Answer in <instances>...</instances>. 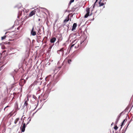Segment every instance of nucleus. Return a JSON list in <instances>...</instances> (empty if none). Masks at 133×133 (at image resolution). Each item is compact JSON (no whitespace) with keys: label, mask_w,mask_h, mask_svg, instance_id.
Instances as JSON below:
<instances>
[{"label":"nucleus","mask_w":133,"mask_h":133,"mask_svg":"<svg viewBox=\"0 0 133 133\" xmlns=\"http://www.w3.org/2000/svg\"><path fill=\"white\" fill-rule=\"evenodd\" d=\"M81 43H82L79 41L75 39L72 42L70 45V49H73L74 47L75 48L77 49L79 47Z\"/></svg>","instance_id":"obj_1"},{"label":"nucleus","mask_w":133,"mask_h":133,"mask_svg":"<svg viewBox=\"0 0 133 133\" xmlns=\"http://www.w3.org/2000/svg\"><path fill=\"white\" fill-rule=\"evenodd\" d=\"M36 28H35L34 27H33L31 32V34L33 36L36 35Z\"/></svg>","instance_id":"obj_2"},{"label":"nucleus","mask_w":133,"mask_h":133,"mask_svg":"<svg viewBox=\"0 0 133 133\" xmlns=\"http://www.w3.org/2000/svg\"><path fill=\"white\" fill-rule=\"evenodd\" d=\"M90 9L89 8L86 9V11L87 12V14L85 15L84 16V17L85 18H87L88 16L89 15V12L90 11Z\"/></svg>","instance_id":"obj_3"},{"label":"nucleus","mask_w":133,"mask_h":133,"mask_svg":"<svg viewBox=\"0 0 133 133\" xmlns=\"http://www.w3.org/2000/svg\"><path fill=\"white\" fill-rule=\"evenodd\" d=\"M26 82V81L25 79H21L20 81V84L21 85H23Z\"/></svg>","instance_id":"obj_4"},{"label":"nucleus","mask_w":133,"mask_h":133,"mask_svg":"<svg viewBox=\"0 0 133 133\" xmlns=\"http://www.w3.org/2000/svg\"><path fill=\"white\" fill-rule=\"evenodd\" d=\"M36 12V11L35 10L32 11L30 14L29 15V16L31 17L32 16L34 15H35V13Z\"/></svg>","instance_id":"obj_5"},{"label":"nucleus","mask_w":133,"mask_h":133,"mask_svg":"<svg viewBox=\"0 0 133 133\" xmlns=\"http://www.w3.org/2000/svg\"><path fill=\"white\" fill-rule=\"evenodd\" d=\"M56 40V38L55 37H53L50 39V42L52 43H54Z\"/></svg>","instance_id":"obj_6"},{"label":"nucleus","mask_w":133,"mask_h":133,"mask_svg":"<svg viewBox=\"0 0 133 133\" xmlns=\"http://www.w3.org/2000/svg\"><path fill=\"white\" fill-rule=\"evenodd\" d=\"M77 26V24L76 23H74L73 24V26H72V31H73L75 29Z\"/></svg>","instance_id":"obj_7"},{"label":"nucleus","mask_w":133,"mask_h":133,"mask_svg":"<svg viewBox=\"0 0 133 133\" xmlns=\"http://www.w3.org/2000/svg\"><path fill=\"white\" fill-rule=\"evenodd\" d=\"M28 100H26L24 102V105L23 106V108H26L27 107V106L28 105Z\"/></svg>","instance_id":"obj_8"},{"label":"nucleus","mask_w":133,"mask_h":133,"mask_svg":"<svg viewBox=\"0 0 133 133\" xmlns=\"http://www.w3.org/2000/svg\"><path fill=\"white\" fill-rule=\"evenodd\" d=\"M69 20V17L68 16L65 19L64 21V23H66Z\"/></svg>","instance_id":"obj_9"},{"label":"nucleus","mask_w":133,"mask_h":133,"mask_svg":"<svg viewBox=\"0 0 133 133\" xmlns=\"http://www.w3.org/2000/svg\"><path fill=\"white\" fill-rule=\"evenodd\" d=\"M64 48H61L60 50H58L57 52H58L59 51H61L62 52V56H63L64 54Z\"/></svg>","instance_id":"obj_10"},{"label":"nucleus","mask_w":133,"mask_h":133,"mask_svg":"<svg viewBox=\"0 0 133 133\" xmlns=\"http://www.w3.org/2000/svg\"><path fill=\"white\" fill-rule=\"evenodd\" d=\"M25 123H24L23 127L22 129V132H24L25 130Z\"/></svg>","instance_id":"obj_11"},{"label":"nucleus","mask_w":133,"mask_h":133,"mask_svg":"<svg viewBox=\"0 0 133 133\" xmlns=\"http://www.w3.org/2000/svg\"><path fill=\"white\" fill-rule=\"evenodd\" d=\"M102 0H100V1L99 2V6H104V4L103 3L101 2Z\"/></svg>","instance_id":"obj_12"},{"label":"nucleus","mask_w":133,"mask_h":133,"mask_svg":"<svg viewBox=\"0 0 133 133\" xmlns=\"http://www.w3.org/2000/svg\"><path fill=\"white\" fill-rule=\"evenodd\" d=\"M74 0H71L69 3V5H70L71 3L74 2Z\"/></svg>","instance_id":"obj_13"},{"label":"nucleus","mask_w":133,"mask_h":133,"mask_svg":"<svg viewBox=\"0 0 133 133\" xmlns=\"http://www.w3.org/2000/svg\"><path fill=\"white\" fill-rule=\"evenodd\" d=\"M6 37V36H4L3 37H1V40H3L5 39Z\"/></svg>","instance_id":"obj_14"},{"label":"nucleus","mask_w":133,"mask_h":133,"mask_svg":"<svg viewBox=\"0 0 133 133\" xmlns=\"http://www.w3.org/2000/svg\"><path fill=\"white\" fill-rule=\"evenodd\" d=\"M72 62V60L71 59H69L68 60V63L69 64H70L71 63V62Z\"/></svg>","instance_id":"obj_15"},{"label":"nucleus","mask_w":133,"mask_h":133,"mask_svg":"<svg viewBox=\"0 0 133 133\" xmlns=\"http://www.w3.org/2000/svg\"><path fill=\"white\" fill-rule=\"evenodd\" d=\"M41 31V29H39V30L38 31V32L37 33V34L38 35H39L41 34V33H40V32Z\"/></svg>","instance_id":"obj_16"},{"label":"nucleus","mask_w":133,"mask_h":133,"mask_svg":"<svg viewBox=\"0 0 133 133\" xmlns=\"http://www.w3.org/2000/svg\"><path fill=\"white\" fill-rule=\"evenodd\" d=\"M18 119H19L18 118H17L16 119V120L14 122V123L15 124H16L17 123V121L18 120Z\"/></svg>","instance_id":"obj_17"},{"label":"nucleus","mask_w":133,"mask_h":133,"mask_svg":"<svg viewBox=\"0 0 133 133\" xmlns=\"http://www.w3.org/2000/svg\"><path fill=\"white\" fill-rule=\"evenodd\" d=\"M98 1V0H96V1L95 2V3H94V6H93V8H94V7L95 6V5L96 3Z\"/></svg>","instance_id":"obj_18"},{"label":"nucleus","mask_w":133,"mask_h":133,"mask_svg":"<svg viewBox=\"0 0 133 133\" xmlns=\"http://www.w3.org/2000/svg\"><path fill=\"white\" fill-rule=\"evenodd\" d=\"M118 128V127L116 126L114 127V129L116 130H117V129Z\"/></svg>","instance_id":"obj_19"},{"label":"nucleus","mask_w":133,"mask_h":133,"mask_svg":"<svg viewBox=\"0 0 133 133\" xmlns=\"http://www.w3.org/2000/svg\"><path fill=\"white\" fill-rule=\"evenodd\" d=\"M124 122H123L122 123V124L121 125V128L122 127V125H123V124H124Z\"/></svg>","instance_id":"obj_20"},{"label":"nucleus","mask_w":133,"mask_h":133,"mask_svg":"<svg viewBox=\"0 0 133 133\" xmlns=\"http://www.w3.org/2000/svg\"><path fill=\"white\" fill-rule=\"evenodd\" d=\"M33 98H34V99H36V97L35 96H33Z\"/></svg>","instance_id":"obj_21"},{"label":"nucleus","mask_w":133,"mask_h":133,"mask_svg":"<svg viewBox=\"0 0 133 133\" xmlns=\"http://www.w3.org/2000/svg\"><path fill=\"white\" fill-rule=\"evenodd\" d=\"M127 121V120L126 119H125L124 120L123 122H124L126 121Z\"/></svg>","instance_id":"obj_22"},{"label":"nucleus","mask_w":133,"mask_h":133,"mask_svg":"<svg viewBox=\"0 0 133 133\" xmlns=\"http://www.w3.org/2000/svg\"><path fill=\"white\" fill-rule=\"evenodd\" d=\"M40 20H41V19H40V18H39V19H38V21H40Z\"/></svg>","instance_id":"obj_23"},{"label":"nucleus","mask_w":133,"mask_h":133,"mask_svg":"<svg viewBox=\"0 0 133 133\" xmlns=\"http://www.w3.org/2000/svg\"><path fill=\"white\" fill-rule=\"evenodd\" d=\"M9 32H6L5 34H7L9 33Z\"/></svg>","instance_id":"obj_24"},{"label":"nucleus","mask_w":133,"mask_h":133,"mask_svg":"<svg viewBox=\"0 0 133 133\" xmlns=\"http://www.w3.org/2000/svg\"><path fill=\"white\" fill-rule=\"evenodd\" d=\"M2 67V66L0 67L1 68L0 69V70H1V69Z\"/></svg>","instance_id":"obj_25"},{"label":"nucleus","mask_w":133,"mask_h":133,"mask_svg":"<svg viewBox=\"0 0 133 133\" xmlns=\"http://www.w3.org/2000/svg\"><path fill=\"white\" fill-rule=\"evenodd\" d=\"M6 108V107H5L4 109V110H5V109Z\"/></svg>","instance_id":"obj_26"},{"label":"nucleus","mask_w":133,"mask_h":133,"mask_svg":"<svg viewBox=\"0 0 133 133\" xmlns=\"http://www.w3.org/2000/svg\"><path fill=\"white\" fill-rule=\"evenodd\" d=\"M92 14V13H91L90 15H91Z\"/></svg>","instance_id":"obj_27"},{"label":"nucleus","mask_w":133,"mask_h":133,"mask_svg":"<svg viewBox=\"0 0 133 133\" xmlns=\"http://www.w3.org/2000/svg\"><path fill=\"white\" fill-rule=\"evenodd\" d=\"M113 124V123L111 124V125H112Z\"/></svg>","instance_id":"obj_28"},{"label":"nucleus","mask_w":133,"mask_h":133,"mask_svg":"<svg viewBox=\"0 0 133 133\" xmlns=\"http://www.w3.org/2000/svg\"><path fill=\"white\" fill-rule=\"evenodd\" d=\"M28 78V77L26 78V79H27Z\"/></svg>","instance_id":"obj_29"},{"label":"nucleus","mask_w":133,"mask_h":133,"mask_svg":"<svg viewBox=\"0 0 133 133\" xmlns=\"http://www.w3.org/2000/svg\"><path fill=\"white\" fill-rule=\"evenodd\" d=\"M9 106H6V108L7 107H8Z\"/></svg>","instance_id":"obj_30"},{"label":"nucleus","mask_w":133,"mask_h":133,"mask_svg":"<svg viewBox=\"0 0 133 133\" xmlns=\"http://www.w3.org/2000/svg\"><path fill=\"white\" fill-rule=\"evenodd\" d=\"M14 98V97H13V98H12V99H13V98Z\"/></svg>","instance_id":"obj_31"},{"label":"nucleus","mask_w":133,"mask_h":133,"mask_svg":"<svg viewBox=\"0 0 133 133\" xmlns=\"http://www.w3.org/2000/svg\"><path fill=\"white\" fill-rule=\"evenodd\" d=\"M30 121V119L29 120V121Z\"/></svg>","instance_id":"obj_32"}]
</instances>
